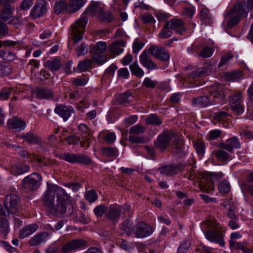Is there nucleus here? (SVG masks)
<instances>
[{"mask_svg": "<svg viewBox=\"0 0 253 253\" xmlns=\"http://www.w3.org/2000/svg\"><path fill=\"white\" fill-rule=\"evenodd\" d=\"M206 239L211 242L218 244L220 246H225L224 231L220 228L209 229L204 232Z\"/></svg>", "mask_w": 253, "mask_h": 253, "instance_id": "6", "label": "nucleus"}, {"mask_svg": "<svg viewBox=\"0 0 253 253\" xmlns=\"http://www.w3.org/2000/svg\"><path fill=\"white\" fill-rule=\"evenodd\" d=\"M165 22L161 32L158 34V37L161 39H165L170 37L172 35V32L169 27H166Z\"/></svg>", "mask_w": 253, "mask_h": 253, "instance_id": "49", "label": "nucleus"}, {"mask_svg": "<svg viewBox=\"0 0 253 253\" xmlns=\"http://www.w3.org/2000/svg\"><path fill=\"white\" fill-rule=\"evenodd\" d=\"M209 97L214 101V104L222 103L225 96L222 93V87L220 84H215L211 87Z\"/></svg>", "mask_w": 253, "mask_h": 253, "instance_id": "18", "label": "nucleus"}, {"mask_svg": "<svg viewBox=\"0 0 253 253\" xmlns=\"http://www.w3.org/2000/svg\"><path fill=\"white\" fill-rule=\"evenodd\" d=\"M98 17L101 19L104 22H111L114 20V16L112 13L109 11H104L102 9V13L99 14Z\"/></svg>", "mask_w": 253, "mask_h": 253, "instance_id": "51", "label": "nucleus"}, {"mask_svg": "<svg viewBox=\"0 0 253 253\" xmlns=\"http://www.w3.org/2000/svg\"><path fill=\"white\" fill-rule=\"evenodd\" d=\"M231 189L230 183L226 180H224L221 181L218 185V190L220 193L223 194L228 193Z\"/></svg>", "mask_w": 253, "mask_h": 253, "instance_id": "58", "label": "nucleus"}, {"mask_svg": "<svg viewBox=\"0 0 253 253\" xmlns=\"http://www.w3.org/2000/svg\"><path fill=\"white\" fill-rule=\"evenodd\" d=\"M233 58V55L230 53H228L227 54L224 55L221 57L220 61L218 65V68L225 69L229 60L232 59Z\"/></svg>", "mask_w": 253, "mask_h": 253, "instance_id": "54", "label": "nucleus"}, {"mask_svg": "<svg viewBox=\"0 0 253 253\" xmlns=\"http://www.w3.org/2000/svg\"><path fill=\"white\" fill-rule=\"evenodd\" d=\"M200 20L203 23H209L211 19V16L208 9L204 8L200 12Z\"/></svg>", "mask_w": 253, "mask_h": 253, "instance_id": "56", "label": "nucleus"}, {"mask_svg": "<svg viewBox=\"0 0 253 253\" xmlns=\"http://www.w3.org/2000/svg\"><path fill=\"white\" fill-rule=\"evenodd\" d=\"M44 65L51 72H54L60 69L62 63L57 58H53L47 60L44 63Z\"/></svg>", "mask_w": 253, "mask_h": 253, "instance_id": "35", "label": "nucleus"}, {"mask_svg": "<svg viewBox=\"0 0 253 253\" xmlns=\"http://www.w3.org/2000/svg\"><path fill=\"white\" fill-rule=\"evenodd\" d=\"M191 246V242L189 240L181 242L177 248V253H186Z\"/></svg>", "mask_w": 253, "mask_h": 253, "instance_id": "52", "label": "nucleus"}, {"mask_svg": "<svg viewBox=\"0 0 253 253\" xmlns=\"http://www.w3.org/2000/svg\"><path fill=\"white\" fill-rule=\"evenodd\" d=\"M184 141L182 137L175 136L172 144L173 153L181 157L184 154Z\"/></svg>", "mask_w": 253, "mask_h": 253, "instance_id": "25", "label": "nucleus"}, {"mask_svg": "<svg viewBox=\"0 0 253 253\" xmlns=\"http://www.w3.org/2000/svg\"><path fill=\"white\" fill-rule=\"evenodd\" d=\"M49 236L47 232H43L38 233L32 237L29 241V244L31 246H37L45 242Z\"/></svg>", "mask_w": 253, "mask_h": 253, "instance_id": "26", "label": "nucleus"}, {"mask_svg": "<svg viewBox=\"0 0 253 253\" xmlns=\"http://www.w3.org/2000/svg\"><path fill=\"white\" fill-rule=\"evenodd\" d=\"M36 98L40 99L50 100L53 98V92L47 88H37L34 91Z\"/></svg>", "mask_w": 253, "mask_h": 253, "instance_id": "28", "label": "nucleus"}, {"mask_svg": "<svg viewBox=\"0 0 253 253\" xmlns=\"http://www.w3.org/2000/svg\"><path fill=\"white\" fill-rule=\"evenodd\" d=\"M21 137L30 144H37L40 142V138L32 132H28L22 134Z\"/></svg>", "mask_w": 253, "mask_h": 253, "instance_id": "37", "label": "nucleus"}, {"mask_svg": "<svg viewBox=\"0 0 253 253\" xmlns=\"http://www.w3.org/2000/svg\"><path fill=\"white\" fill-rule=\"evenodd\" d=\"M160 173L165 175H173L180 171V167L177 165L165 166L158 169Z\"/></svg>", "mask_w": 253, "mask_h": 253, "instance_id": "31", "label": "nucleus"}, {"mask_svg": "<svg viewBox=\"0 0 253 253\" xmlns=\"http://www.w3.org/2000/svg\"><path fill=\"white\" fill-rule=\"evenodd\" d=\"M248 14L245 0L237 1L232 8L225 13L224 17L228 19L227 27L232 28L240 21L242 17H246Z\"/></svg>", "mask_w": 253, "mask_h": 253, "instance_id": "1", "label": "nucleus"}, {"mask_svg": "<svg viewBox=\"0 0 253 253\" xmlns=\"http://www.w3.org/2000/svg\"><path fill=\"white\" fill-rule=\"evenodd\" d=\"M151 54L161 61H166L169 59V55L164 47H159L156 45H152L149 48Z\"/></svg>", "mask_w": 253, "mask_h": 253, "instance_id": "19", "label": "nucleus"}, {"mask_svg": "<svg viewBox=\"0 0 253 253\" xmlns=\"http://www.w3.org/2000/svg\"><path fill=\"white\" fill-rule=\"evenodd\" d=\"M145 128L141 125L137 124L131 127L129 130V134H141L144 132Z\"/></svg>", "mask_w": 253, "mask_h": 253, "instance_id": "60", "label": "nucleus"}, {"mask_svg": "<svg viewBox=\"0 0 253 253\" xmlns=\"http://www.w3.org/2000/svg\"><path fill=\"white\" fill-rule=\"evenodd\" d=\"M108 208L103 205L97 206L93 210L96 217H101L105 212L107 213Z\"/></svg>", "mask_w": 253, "mask_h": 253, "instance_id": "63", "label": "nucleus"}, {"mask_svg": "<svg viewBox=\"0 0 253 253\" xmlns=\"http://www.w3.org/2000/svg\"><path fill=\"white\" fill-rule=\"evenodd\" d=\"M153 232L152 227L144 222L138 223L133 227V234L136 237L143 238L150 236Z\"/></svg>", "mask_w": 253, "mask_h": 253, "instance_id": "9", "label": "nucleus"}, {"mask_svg": "<svg viewBox=\"0 0 253 253\" xmlns=\"http://www.w3.org/2000/svg\"><path fill=\"white\" fill-rule=\"evenodd\" d=\"M146 123L147 125H160L162 123V122L159 117L152 114L146 119Z\"/></svg>", "mask_w": 253, "mask_h": 253, "instance_id": "61", "label": "nucleus"}, {"mask_svg": "<svg viewBox=\"0 0 253 253\" xmlns=\"http://www.w3.org/2000/svg\"><path fill=\"white\" fill-rule=\"evenodd\" d=\"M224 78L227 81L237 82L243 78V74L241 71L236 70L226 73Z\"/></svg>", "mask_w": 253, "mask_h": 253, "instance_id": "38", "label": "nucleus"}, {"mask_svg": "<svg viewBox=\"0 0 253 253\" xmlns=\"http://www.w3.org/2000/svg\"><path fill=\"white\" fill-rule=\"evenodd\" d=\"M191 104L193 107L204 108L214 104V101L208 95H201L194 97L191 100Z\"/></svg>", "mask_w": 253, "mask_h": 253, "instance_id": "17", "label": "nucleus"}, {"mask_svg": "<svg viewBox=\"0 0 253 253\" xmlns=\"http://www.w3.org/2000/svg\"><path fill=\"white\" fill-rule=\"evenodd\" d=\"M42 176L38 173H33L22 180L23 186L28 190H37L41 184Z\"/></svg>", "mask_w": 253, "mask_h": 253, "instance_id": "7", "label": "nucleus"}, {"mask_svg": "<svg viewBox=\"0 0 253 253\" xmlns=\"http://www.w3.org/2000/svg\"><path fill=\"white\" fill-rule=\"evenodd\" d=\"M214 49L212 47L205 46L199 53V56L203 58H209L213 54Z\"/></svg>", "mask_w": 253, "mask_h": 253, "instance_id": "59", "label": "nucleus"}, {"mask_svg": "<svg viewBox=\"0 0 253 253\" xmlns=\"http://www.w3.org/2000/svg\"><path fill=\"white\" fill-rule=\"evenodd\" d=\"M173 134L168 131H164L160 134L155 142V146L161 151L166 150L169 145L170 140L172 138Z\"/></svg>", "mask_w": 253, "mask_h": 253, "instance_id": "15", "label": "nucleus"}, {"mask_svg": "<svg viewBox=\"0 0 253 253\" xmlns=\"http://www.w3.org/2000/svg\"><path fill=\"white\" fill-rule=\"evenodd\" d=\"M23 42L21 40L14 41L9 40H6L3 41V47L17 48L19 49L23 46Z\"/></svg>", "mask_w": 253, "mask_h": 253, "instance_id": "45", "label": "nucleus"}, {"mask_svg": "<svg viewBox=\"0 0 253 253\" xmlns=\"http://www.w3.org/2000/svg\"><path fill=\"white\" fill-rule=\"evenodd\" d=\"M121 229L128 236L133 234V227H132V222L129 220H125L121 226Z\"/></svg>", "mask_w": 253, "mask_h": 253, "instance_id": "48", "label": "nucleus"}, {"mask_svg": "<svg viewBox=\"0 0 253 253\" xmlns=\"http://www.w3.org/2000/svg\"><path fill=\"white\" fill-rule=\"evenodd\" d=\"M0 232L6 235L9 232L8 220L4 218L0 217Z\"/></svg>", "mask_w": 253, "mask_h": 253, "instance_id": "64", "label": "nucleus"}, {"mask_svg": "<svg viewBox=\"0 0 253 253\" xmlns=\"http://www.w3.org/2000/svg\"><path fill=\"white\" fill-rule=\"evenodd\" d=\"M55 195L56 196L58 206H62L65 210V213L67 211V205L71 203L70 196L61 187L53 184Z\"/></svg>", "mask_w": 253, "mask_h": 253, "instance_id": "8", "label": "nucleus"}, {"mask_svg": "<svg viewBox=\"0 0 253 253\" xmlns=\"http://www.w3.org/2000/svg\"><path fill=\"white\" fill-rule=\"evenodd\" d=\"M121 206L118 205H111L108 208L106 217L112 222L116 223L118 222L121 213Z\"/></svg>", "mask_w": 253, "mask_h": 253, "instance_id": "21", "label": "nucleus"}, {"mask_svg": "<svg viewBox=\"0 0 253 253\" xmlns=\"http://www.w3.org/2000/svg\"><path fill=\"white\" fill-rule=\"evenodd\" d=\"M208 69L205 67H202L193 71L190 75L189 81H198L200 78H202L208 74Z\"/></svg>", "mask_w": 253, "mask_h": 253, "instance_id": "34", "label": "nucleus"}, {"mask_svg": "<svg viewBox=\"0 0 253 253\" xmlns=\"http://www.w3.org/2000/svg\"><path fill=\"white\" fill-rule=\"evenodd\" d=\"M85 0H71L67 2V12L73 13L79 10L85 3Z\"/></svg>", "mask_w": 253, "mask_h": 253, "instance_id": "33", "label": "nucleus"}, {"mask_svg": "<svg viewBox=\"0 0 253 253\" xmlns=\"http://www.w3.org/2000/svg\"><path fill=\"white\" fill-rule=\"evenodd\" d=\"M19 198L17 195L12 194L7 195L4 202L5 208H8L12 214L15 213L19 208Z\"/></svg>", "mask_w": 253, "mask_h": 253, "instance_id": "14", "label": "nucleus"}, {"mask_svg": "<svg viewBox=\"0 0 253 253\" xmlns=\"http://www.w3.org/2000/svg\"><path fill=\"white\" fill-rule=\"evenodd\" d=\"M212 154L220 162H225L230 160V155L223 150H214Z\"/></svg>", "mask_w": 253, "mask_h": 253, "instance_id": "42", "label": "nucleus"}, {"mask_svg": "<svg viewBox=\"0 0 253 253\" xmlns=\"http://www.w3.org/2000/svg\"><path fill=\"white\" fill-rule=\"evenodd\" d=\"M228 117V114L225 111H219L213 113L212 114L213 120L219 123L227 119Z\"/></svg>", "mask_w": 253, "mask_h": 253, "instance_id": "46", "label": "nucleus"}, {"mask_svg": "<svg viewBox=\"0 0 253 253\" xmlns=\"http://www.w3.org/2000/svg\"><path fill=\"white\" fill-rule=\"evenodd\" d=\"M78 129L82 133V137L84 136H87L92 137L93 136V132L85 124H80L78 126Z\"/></svg>", "mask_w": 253, "mask_h": 253, "instance_id": "53", "label": "nucleus"}, {"mask_svg": "<svg viewBox=\"0 0 253 253\" xmlns=\"http://www.w3.org/2000/svg\"><path fill=\"white\" fill-rule=\"evenodd\" d=\"M102 154L106 157L116 158L118 156L119 152L116 148L108 147L102 149Z\"/></svg>", "mask_w": 253, "mask_h": 253, "instance_id": "44", "label": "nucleus"}, {"mask_svg": "<svg viewBox=\"0 0 253 253\" xmlns=\"http://www.w3.org/2000/svg\"><path fill=\"white\" fill-rule=\"evenodd\" d=\"M91 65V61L87 58L83 61H80L78 64V68L81 72H84L87 70Z\"/></svg>", "mask_w": 253, "mask_h": 253, "instance_id": "55", "label": "nucleus"}, {"mask_svg": "<svg viewBox=\"0 0 253 253\" xmlns=\"http://www.w3.org/2000/svg\"><path fill=\"white\" fill-rule=\"evenodd\" d=\"M107 49V44L104 42H98L92 50L93 60L97 64H103L106 61L104 53Z\"/></svg>", "mask_w": 253, "mask_h": 253, "instance_id": "5", "label": "nucleus"}, {"mask_svg": "<svg viewBox=\"0 0 253 253\" xmlns=\"http://www.w3.org/2000/svg\"><path fill=\"white\" fill-rule=\"evenodd\" d=\"M242 96L241 91H237L231 95L229 98V104L230 106L233 105L234 107L235 104H237L238 103H242Z\"/></svg>", "mask_w": 253, "mask_h": 253, "instance_id": "47", "label": "nucleus"}, {"mask_svg": "<svg viewBox=\"0 0 253 253\" xmlns=\"http://www.w3.org/2000/svg\"><path fill=\"white\" fill-rule=\"evenodd\" d=\"M39 228L37 224H31L22 228L19 232V237L24 239L35 233Z\"/></svg>", "mask_w": 253, "mask_h": 253, "instance_id": "29", "label": "nucleus"}, {"mask_svg": "<svg viewBox=\"0 0 253 253\" xmlns=\"http://www.w3.org/2000/svg\"><path fill=\"white\" fill-rule=\"evenodd\" d=\"M7 125L8 128L20 132L25 129L26 124L24 121L18 117L14 116L8 120Z\"/></svg>", "mask_w": 253, "mask_h": 253, "instance_id": "22", "label": "nucleus"}, {"mask_svg": "<svg viewBox=\"0 0 253 253\" xmlns=\"http://www.w3.org/2000/svg\"><path fill=\"white\" fill-rule=\"evenodd\" d=\"M47 2L44 0H38L32 9L30 15L34 18L42 16L47 10Z\"/></svg>", "mask_w": 253, "mask_h": 253, "instance_id": "13", "label": "nucleus"}, {"mask_svg": "<svg viewBox=\"0 0 253 253\" xmlns=\"http://www.w3.org/2000/svg\"><path fill=\"white\" fill-rule=\"evenodd\" d=\"M54 112L62 117L64 121H66L75 110L71 106L58 105L54 109Z\"/></svg>", "mask_w": 253, "mask_h": 253, "instance_id": "20", "label": "nucleus"}, {"mask_svg": "<svg viewBox=\"0 0 253 253\" xmlns=\"http://www.w3.org/2000/svg\"><path fill=\"white\" fill-rule=\"evenodd\" d=\"M193 146L199 155H203L204 152L205 146L201 140L193 142Z\"/></svg>", "mask_w": 253, "mask_h": 253, "instance_id": "62", "label": "nucleus"}, {"mask_svg": "<svg viewBox=\"0 0 253 253\" xmlns=\"http://www.w3.org/2000/svg\"><path fill=\"white\" fill-rule=\"evenodd\" d=\"M84 197L85 199L89 203L94 202L98 198L96 192L93 190L86 191Z\"/></svg>", "mask_w": 253, "mask_h": 253, "instance_id": "57", "label": "nucleus"}, {"mask_svg": "<svg viewBox=\"0 0 253 253\" xmlns=\"http://www.w3.org/2000/svg\"><path fill=\"white\" fill-rule=\"evenodd\" d=\"M86 242L83 239H74L67 242L62 247V253H72L73 251L85 246Z\"/></svg>", "mask_w": 253, "mask_h": 253, "instance_id": "11", "label": "nucleus"}, {"mask_svg": "<svg viewBox=\"0 0 253 253\" xmlns=\"http://www.w3.org/2000/svg\"><path fill=\"white\" fill-rule=\"evenodd\" d=\"M103 8L100 6V3L97 1H91L88 7L86 9L84 13H87L91 16H99V14L102 13Z\"/></svg>", "mask_w": 253, "mask_h": 253, "instance_id": "30", "label": "nucleus"}, {"mask_svg": "<svg viewBox=\"0 0 253 253\" xmlns=\"http://www.w3.org/2000/svg\"><path fill=\"white\" fill-rule=\"evenodd\" d=\"M149 49L144 50L139 56V61L141 64L149 70H154L158 69L157 64L151 59Z\"/></svg>", "mask_w": 253, "mask_h": 253, "instance_id": "16", "label": "nucleus"}, {"mask_svg": "<svg viewBox=\"0 0 253 253\" xmlns=\"http://www.w3.org/2000/svg\"><path fill=\"white\" fill-rule=\"evenodd\" d=\"M10 147L15 153L24 159H28L32 156V155L25 148L22 147L15 145H11Z\"/></svg>", "mask_w": 253, "mask_h": 253, "instance_id": "41", "label": "nucleus"}, {"mask_svg": "<svg viewBox=\"0 0 253 253\" xmlns=\"http://www.w3.org/2000/svg\"><path fill=\"white\" fill-rule=\"evenodd\" d=\"M11 169L15 174L20 175L29 171L30 167L25 164L17 163L12 167Z\"/></svg>", "mask_w": 253, "mask_h": 253, "instance_id": "40", "label": "nucleus"}, {"mask_svg": "<svg viewBox=\"0 0 253 253\" xmlns=\"http://www.w3.org/2000/svg\"><path fill=\"white\" fill-rule=\"evenodd\" d=\"M62 159L70 163H81L89 165L91 160L87 156L78 154L65 153L62 156Z\"/></svg>", "mask_w": 253, "mask_h": 253, "instance_id": "12", "label": "nucleus"}, {"mask_svg": "<svg viewBox=\"0 0 253 253\" xmlns=\"http://www.w3.org/2000/svg\"><path fill=\"white\" fill-rule=\"evenodd\" d=\"M222 205L228 209V216L232 219H234L236 218V214L235 213V210L236 208V203L232 201V198L230 199H226L224 200L222 204Z\"/></svg>", "mask_w": 253, "mask_h": 253, "instance_id": "32", "label": "nucleus"}, {"mask_svg": "<svg viewBox=\"0 0 253 253\" xmlns=\"http://www.w3.org/2000/svg\"><path fill=\"white\" fill-rule=\"evenodd\" d=\"M12 5L0 3V21L6 22L10 19L14 12Z\"/></svg>", "mask_w": 253, "mask_h": 253, "instance_id": "23", "label": "nucleus"}, {"mask_svg": "<svg viewBox=\"0 0 253 253\" xmlns=\"http://www.w3.org/2000/svg\"><path fill=\"white\" fill-rule=\"evenodd\" d=\"M133 98L132 94L129 92H124L120 94L118 97V101L121 104H128Z\"/></svg>", "mask_w": 253, "mask_h": 253, "instance_id": "50", "label": "nucleus"}, {"mask_svg": "<svg viewBox=\"0 0 253 253\" xmlns=\"http://www.w3.org/2000/svg\"><path fill=\"white\" fill-rule=\"evenodd\" d=\"M218 147L221 149H225L231 152L234 149H238L240 147V144L236 137H231L226 140L225 142H221L218 144Z\"/></svg>", "mask_w": 253, "mask_h": 253, "instance_id": "24", "label": "nucleus"}, {"mask_svg": "<svg viewBox=\"0 0 253 253\" xmlns=\"http://www.w3.org/2000/svg\"><path fill=\"white\" fill-rule=\"evenodd\" d=\"M55 193L53 184H48L46 190L42 195V200L44 206L48 208L50 212L59 216L65 214V209L62 206L55 204Z\"/></svg>", "mask_w": 253, "mask_h": 253, "instance_id": "2", "label": "nucleus"}, {"mask_svg": "<svg viewBox=\"0 0 253 253\" xmlns=\"http://www.w3.org/2000/svg\"><path fill=\"white\" fill-rule=\"evenodd\" d=\"M54 12L58 15L63 12H67V2L66 0L56 1L53 7Z\"/></svg>", "mask_w": 253, "mask_h": 253, "instance_id": "39", "label": "nucleus"}, {"mask_svg": "<svg viewBox=\"0 0 253 253\" xmlns=\"http://www.w3.org/2000/svg\"><path fill=\"white\" fill-rule=\"evenodd\" d=\"M0 57L7 62H12L18 59L15 53L6 49L0 50Z\"/></svg>", "mask_w": 253, "mask_h": 253, "instance_id": "36", "label": "nucleus"}, {"mask_svg": "<svg viewBox=\"0 0 253 253\" xmlns=\"http://www.w3.org/2000/svg\"><path fill=\"white\" fill-rule=\"evenodd\" d=\"M166 27H169L171 30L175 33L182 35L185 33L187 29L184 27V22L179 18H172L166 22Z\"/></svg>", "mask_w": 253, "mask_h": 253, "instance_id": "10", "label": "nucleus"}, {"mask_svg": "<svg viewBox=\"0 0 253 253\" xmlns=\"http://www.w3.org/2000/svg\"><path fill=\"white\" fill-rule=\"evenodd\" d=\"M224 176V174L221 172H213L211 173V177L207 175L200 173L198 175V178L200 179L199 182V187L203 191L210 193L214 189V185L211 178L214 179H219Z\"/></svg>", "mask_w": 253, "mask_h": 253, "instance_id": "3", "label": "nucleus"}, {"mask_svg": "<svg viewBox=\"0 0 253 253\" xmlns=\"http://www.w3.org/2000/svg\"><path fill=\"white\" fill-rule=\"evenodd\" d=\"M87 22V18L83 16L71 25V40L73 41L74 45L82 40Z\"/></svg>", "mask_w": 253, "mask_h": 253, "instance_id": "4", "label": "nucleus"}, {"mask_svg": "<svg viewBox=\"0 0 253 253\" xmlns=\"http://www.w3.org/2000/svg\"><path fill=\"white\" fill-rule=\"evenodd\" d=\"M129 69L132 74L135 76L141 78L144 75L143 69L138 64L137 61L134 62L129 66Z\"/></svg>", "mask_w": 253, "mask_h": 253, "instance_id": "43", "label": "nucleus"}, {"mask_svg": "<svg viewBox=\"0 0 253 253\" xmlns=\"http://www.w3.org/2000/svg\"><path fill=\"white\" fill-rule=\"evenodd\" d=\"M126 45V42L123 40H120L112 42L109 46V50L112 54L118 55L124 51L122 47Z\"/></svg>", "mask_w": 253, "mask_h": 253, "instance_id": "27", "label": "nucleus"}]
</instances>
